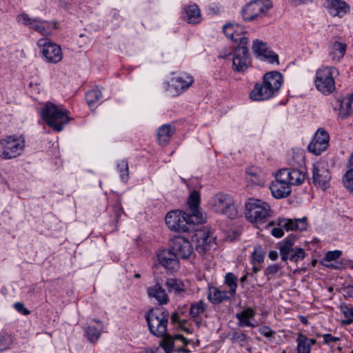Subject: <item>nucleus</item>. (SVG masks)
<instances>
[{
    "instance_id": "nucleus-33",
    "label": "nucleus",
    "mask_w": 353,
    "mask_h": 353,
    "mask_svg": "<svg viewBox=\"0 0 353 353\" xmlns=\"http://www.w3.org/2000/svg\"><path fill=\"white\" fill-rule=\"evenodd\" d=\"M174 133V130L171 125L164 124L161 125L157 132V138L159 144H165L168 142Z\"/></svg>"
},
{
    "instance_id": "nucleus-43",
    "label": "nucleus",
    "mask_w": 353,
    "mask_h": 353,
    "mask_svg": "<svg viewBox=\"0 0 353 353\" xmlns=\"http://www.w3.org/2000/svg\"><path fill=\"white\" fill-rule=\"evenodd\" d=\"M248 336L241 331L234 332L232 334L231 341L232 343L237 342L241 346H243V343L246 341Z\"/></svg>"
},
{
    "instance_id": "nucleus-4",
    "label": "nucleus",
    "mask_w": 353,
    "mask_h": 353,
    "mask_svg": "<svg viewBox=\"0 0 353 353\" xmlns=\"http://www.w3.org/2000/svg\"><path fill=\"white\" fill-rule=\"evenodd\" d=\"M245 218L252 223H263L271 216L269 204L261 199L249 198L245 203Z\"/></svg>"
},
{
    "instance_id": "nucleus-26",
    "label": "nucleus",
    "mask_w": 353,
    "mask_h": 353,
    "mask_svg": "<svg viewBox=\"0 0 353 353\" xmlns=\"http://www.w3.org/2000/svg\"><path fill=\"white\" fill-rule=\"evenodd\" d=\"M172 86L176 90V93L179 94L187 90L194 82L192 76L187 74H181V75L174 77L171 80Z\"/></svg>"
},
{
    "instance_id": "nucleus-56",
    "label": "nucleus",
    "mask_w": 353,
    "mask_h": 353,
    "mask_svg": "<svg viewBox=\"0 0 353 353\" xmlns=\"http://www.w3.org/2000/svg\"><path fill=\"white\" fill-rule=\"evenodd\" d=\"M171 321L172 323H177L179 321V314L177 312L172 313L171 316Z\"/></svg>"
},
{
    "instance_id": "nucleus-55",
    "label": "nucleus",
    "mask_w": 353,
    "mask_h": 353,
    "mask_svg": "<svg viewBox=\"0 0 353 353\" xmlns=\"http://www.w3.org/2000/svg\"><path fill=\"white\" fill-rule=\"evenodd\" d=\"M268 256L271 260L275 261L278 258V252L275 250H271L269 252Z\"/></svg>"
},
{
    "instance_id": "nucleus-7",
    "label": "nucleus",
    "mask_w": 353,
    "mask_h": 353,
    "mask_svg": "<svg viewBox=\"0 0 353 353\" xmlns=\"http://www.w3.org/2000/svg\"><path fill=\"white\" fill-rule=\"evenodd\" d=\"M211 209L216 213L233 219L237 214L234 200L228 194L219 193L213 196L210 201Z\"/></svg>"
},
{
    "instance_id": "nucleus-32",
    "label": "nucleus",
    "mask_w": 353,
    "mask_h": 353,
    "mask_svg": "<svg viewBox=\"0 0 353 353\" xmlns=\"http://www.w3.org/2000/svg\"><path fill=\"white\" fill-rule=\"evenodd\" d=\"M353 113V94L344 98L340 104L339 114L342 118H346Z\"/></svg>"
},
{
    "instance_id": "nucleus-6",
    "label": "nucleus",
    "mask_w": 353,
    "mask_h": 353,
    "mask_svg": "<svg viewBox=\"0 0 353 353\" xmlns=\"http://www.w3.org/2000/svg\"><path fill=\"white\" fill-rule=\"evenodd\" d=\"M339 75L334 67H322L316 72L315 85L324 94H329L335 90L334 78Z\"/></svg>"
},
{
    "instance_id": "nucleus-2",
    "label": "nucleus",
    "mask_w": 353,
    "mask_h": 353,
    "mask_svg": "<svg viewBox=\"0 0 353 353\" xmlns=\"http://www.w3.org/2000/svg\"><path fill=\"white\" fill-rule=\"evenodd\" d=\"M283 83L282 74L278 71L265 73L262 83H256L250 93L253 101H264L272 98L281 88Z\"/></svg>"
},
{
    "instance_id": "nucleus-35",
    "label": "nucleus",
    "mask_w": 353,
    "mask_h": 353,
    "mask_svg": "<svg viewBox=\"0 0 353 353\" xmlns=\"http://www.w3.org/2000/svg\"><path fill=\"white\" fill-rule=\"evenodd\" d=\"M296 353H311L312 349L307 342H306L305 335L301 332L297 333L296 339Z\"/></svg>"
},
{
    "instance_id": "nucleus-44",
    "label": "nucleus",
    "mask_w": 353,
    "mask_h": 353,
    "mask_svg": "<svg viewBox=\"0 0 353 353\" xmlns=\"http://www.w3.org/2000/svg\"><path fill=\"white\" fill-rule=\"evenodd\" d=\"M342 252L340 250L329 251L326 253L325 257L323 259L322 262H331L335 261L341 257Z\"/></svg>"
},
{
    "instance_id": "nucleus-3",
    "label": "nucleus",
    "mask_w": 353,
    "mask_h": 353,
    "mask_svg": "<svg viewBox=\"0 0 353 353\" xmlns=\"http://www.w3.org/2000/svg\"><path fill=\"white\" fill-rule=\"evenodd\" d=\"M40 114L45 123L56 132H61L70 121L68 111L50 101L41 108Z\"/></svg>"
},
{
    "instance_id": "nucleus-17",
    "label": "nucleus",
    "mask_w": 353,
    "mask_h": 353,
    "mask_svg": "<svg viewBox=\"0 0 353 353\" xmlns=\"http://www.w3.org/2000/svg\"><path fill=\"white\" fill-rule=\"evenodd\" d=\"M192 241L196 242V251L200 254H203L210 248L211 243L214 241V238L208 230L196 229L195 234L192 236Z\"/></svg>"
},
{
    "instance_id": "nucleus-31",
    "label": "nucleus",
    "mask_w": 353,
    "mask_h": 353,
    "mask_svg": "<svg viewBox=\"0 0 353 353\" xmlns=\"http://www.w3.org/2000/svg\"><path fill=\"white\" fill-rule=\"evenodd\" d=\"M185 20L188 23L196 24L201 21V10L197 5L192 4L184 8Z\"/></svg>"
},
{
    "instance_id": "nucleus-22",
    "label": "nucleus",
    "mask_w": 353,
    "mask_h": 353,
    "mask_svg": "<svg viewBox=\"0 0 353 353\" xmlns=\"http://www.w3.org/2000/svg\"><path fill=\"white\" fill-rule=\"evenodd\" d=\"M279 172L280 177L284 179L290 186L301 185L305 179V172L298 169L285 168Z\"/></svg>"
},
{
    "instance_id": "nucleus-25",
    "label": "nucleus",
    "mask_w": 353,
    "mask_h": 353,
    "mask_svg": "<svg viewBox=\"0 0 353 353\" xmlns=\"http://www.w3.org/2000/svg\"><path fill=\"white\" fill-rule=\"evenodd\" d=\"M325 6L332 16L342 17L349 10L348 5L342 0H325Z\"/></svg>"
},
{
    "instance_id": "nucleus-59",
    "label": "nucleus",
    "mask_w": 353,
    "mask_h": 353,
    "mask_svg": "<svg viewBox=\"0 0 353 353\" xmlns=\"http://www.w3.org/2000/svg\"><path fill=\"white\" fill-rule=\"evenodd\" d=\"M312 1V0H294V3L297 4V5L305 3L307 2Z\"/></svg>"
},
{
    "instance_id": "nucleus-27",
    "label": "nucleus",
    "mask_w": 353,
    "mask_h": 353,
    "mask_svg": "<svg viewBox=\"0 0 353 353\" xmlns=\"http://www.w3.org/2000/svg\"><path fill=\"white\" fill-rule=\"evenodd\" d=\"M150 298H154L159 305H166L169 302V298L165 289L159 283L150 286L147 289Z\"/></svg>"
},
{
    "instance_id": "nucleus-34",
    "label": "nucleus",
    "mask_w": 353,
    "mask_h": 353,
    "mask_svg": "<svg viewBox=\"0 0 353 353\" xmlns=\"http://www.w3.org/2000/svg\"><path fill=\"white\" fill-rule=\"evenodd\" d=\"M169 292L180 294L185 291L183 283L176 278H169L165 282Z\"/></svg>"
},
{
    "instance_id": "nucleus-41",
    "label": "nucleus",
    "mask_w": 353,
    "mask_h": 353,
    "mask_svg": "<svg viewBox=\"0 0 353 353\" xmlns=\"http://www.w3.org/2000/svg\"><path fill=\"white\" fill-rule=\"evenodd\" d=\"M118 170L120 173L121 179L126 182L128 179L129 169L128 163L125 160H121L117 165Z\"/></svg>"
},
{
    "instance_id": "nucleus-21",
    "label": "nucleus",
    "mask_w": 353,
    "mask_h": 353,
    "mask_svg": "<svg viewBox=\"0 0 353 353\" xmlns=\"http://www.w3.org/2000/svg\"><path fill=\"white\" fill-rule=\"evenodd\" d=\"M157 257L160 264L165 269L176 271L179 268V258L170 248L161 251Z\"/></svg>"
},
{
    "instance_id": "nucleus-16",
    "label": "nucleus",
    "mask_w": 353,
    "mask_h": 353,
    "mask_svg": "<svg viewBox=\"0 0 353 353\" xmlns=\"http://www.w3.org/2000/svg\"><path fill=\"white\" fill-rule=\"evenodd\" d=\"M250 59L248 46H237L232 57V70L236 72H243L250 66Z\"/></svg>"
},
{
    "instance_id": "nucleus-42",
    "label": "nucleus",
    "mask_w": 353,
    "mask_h": 353,
    "mask_svg": "<svg viewBox=\"0 0 353 353\" xmlns=\"http://www.w3.org/2000/svg\"><path fill=\"white\" fill-rule=\"evenodd\" d=\"M345 187L353 194V168H350L345 175Z\"/></svg>"
},
{
    "instance_id": "nucleus-12",
    "label": "nucleus",
    "mask_w": 353,
    "mask_h": 353,
    "mask_svg": "<svg viewBox=\"0 0 353 353\" xmlns=\"http://www.w3.org/2000/svg\"><path fill=\"white\" fill-rule=\"evenodd\" d=\"M272 7L270 0H255L246 5L242 11L245 21H251L265 14Z\"/></svg>"
},
{
    "instance_id": "nucleus-10",
    "label": "nucleus",
    "mask_w": 353,
    "mask_h": 353,
    "mask_svg": "<svg viewBox=\"0 0 353 353\" xmlns=\"http://www.w3.org/2000/svg\"><path fill=\"white\" fill-rule=\"evenodd\" d=\"M17 20L20 23L39 32L43 36L51 35L52 30L56 28V23L39 18L30 17L26 13L18 15Z\"/></svg>"
},
{
    "instance_id": "nucleus-11",
    "label": "nucleus",
    "mask_w": 353,
    "mask_h": 353,
    "mask_svg": "<svg viewBox=\"0 0 353 353\" xmlns=\"http://www.w3.org/2000/svg\"><path fill=\"white\" fill-rule=\"evenodd\" d=\"M277 225L279 228H273L271 234L276 238H281L284 235L283 229L286 231H304L307 229V222L306 217L295 219L281 218L277 220Z\"/></svg>"
},
{
    "instance_id": "nucleus-36",
    "label": "nucleus",
    "mask_w": 353,
    "mask_h": 353,
    "mask_svg": "<svg viewBox=\"0 0 353 353\" xmlns=\"http://www.w3.org/2000/svg\"><path fill=\"white\" fill-rule=\"evenodd\" d=\"M237 277L232 272H228L225 274L224 279V283L229 288L228 291L232 296L236 292L237 285Z\"/></svg>"
},
{
    "instance_id": "nucleus-48",
    "label": "nucleus",
    "mask_w": 353,
    "mask_h": 353,
    "mask_svg": "<svg viewBox=\"0 0 353 353\" xmlns=\"http://www.w3.org/2000/svg\"><path fill=\"white\" fill-rule=\"evenodd\" d=\"M259 332L261 335H263L267 338L273 337L275 334V332L273 330H272L269 326H267V325L261 327L259 329Z\"/></svg>"
},
{
    "instance_id": "nucleus-46",
    "label": "nucleus",
    "mask_w": 353,
    "mask_h": 353,
    "mask_svg": "<svg viewBox=\"0 0 353 353\" xmlns=\"http://www.w3.org/2000/svg\"><path fill=\"white\" fill-rule=\"evenodd\" d=\"M264 252L261 246H256L254 248L252 253V259L255 261L261 263L264 259Z\"/></svg>"
},
{
    "instance_id": "nucleus-23",
    "label": "nucleus",
    "mask_w": 353,
    "mask_h": 353,
    "mask_svg": "<svg viewBox=\"0 0 353 353\" xmlns=\"http://www.w3.org/2000/svg\"><path fill=\"white\" fill-rule=\"evenodd\" d=\"M200 201V193L197 190L192 191L188 198V204L191 212L190 214L199 225L205 222V217L199 212Z\"/></svg>"
},
{
    "instance_id": "nucleus-13",
    "label": "nucleus",
    "mask_w": 353,
    "mask_h": 353,
    "mask_svg": "<svg viewBox=\"0 0 353 353\" xmlns=\"http://www.w3.org/2000/svg\"><path fill=\"white\" fill-rule=\"evenodd\" d=\"M37 46L42 49V54L47 62L57 63L61 61L63 53L59 45L47 39H41L38 40Z\"/></svg>"
},
{
    "instance_id": "nucleus-50",
    "label": "nucleus",
    "mask_w": 353,
    "mask_h": 353,
    "mask_svg": "<svg viewBox=\"0 0 353 353\" xmlns=\"http://www.w3.org/2000/svg\"><path fill=\"white\" fill-rule=\"evenodd\" d=\"M281 269V266L279 265L278 264H273V265H269L265 271V274L266 276H272L276 273L278 272V271Z\"/></svg>"
},
{
    "instance_id": "nucleus-24",
    "label": "nucleus",
    "mask_w": 353,
    "mask_h": 353,
    "mask_svg": "<svg viewBox=\"0 0 353 353\" xmlns=\"http://www.w3.org/2000/svg\"><path fill=\"white\" fill-rule=\"evenodd\" d=\"M103 329L104 325L100 320L93 319L84 328L85 336L90 343H94L99 340Z\"/></svg>"
},
{
    "instance_id": "nucleus-19",
    "label": "nucleus",
    "mask_w": 353,
    "mask_h": 353,
    "mask_svg": "<svg viewBox=\"0 0 353 353\" xmlns=\"http://www.w3.org/2000/svg\"><path fill=\"white\" fill-rule=\"evenodd\" d=\"M252 50L257 57H261L263 60L270 63H279V57L271 51L267 46V43L259 39L253 41Z\"/></svg>"
},
{
    "instance_id": "nucleus-5",
    "label": "nucleus",
    "mask_w": 353,
    "mask_h": 353,
    "mask_svg": "<svg viewBox=\"0 0 353 353\" xmlns=\"http://www.w3.org/2000/svg\"><path fill=\"white\" fill-rule=\"evenodd\" d=\"M165 221L169 229L179 232L194 230L195 225L198 224L190 214L179 210L169 212Z\"/></svg>"
},
{
    "instance_id": "nucleus-20",
    "label": "nucleus",
    "mask_w": 353,
    "mask_h": 353,
    "mask_svg": "<svg viewBox=\"0 0 353 353\" xmlns=\"http://www.w3.org/2000/svg\"><path fill=\"white\" fill-rule=\"evenodd\" d=\"M270 189L272 196L276 199L287 197L292 192L291 186L284 179L280 177V173L276 175V179L272 182Z\"/></svg>"
},
{
    "instance_id": "nucleus-15",
    "label": "nucleus",
    "mask_w": 353,
    "mask_h": 353,
    "mask_svg": "<svg viewBox=\"0 0 353 353\" xmlns=\"http://www.w3.org/2000/svg\"><path fill=\"white\" fill-rule=\"evenodd\" d=\"M170 248L182 259H189L194 252V248L190 241L182 236L173 237L170 242Z\"/></svg>"
},
{
    "instance_id": "nucleus-28",
    "label": "nucleus",
    "mask_w": 353,
    "mask_h": 353,
    "mask_svg": "<svg viewBox=\"0 0 353 353\" xmlns=\"http://www.w3.org/2000/svg\"><path fill=\"white\" fill-rule=\"evenodd\" d=\"M232 295L225 290H221L216 287H209L208 299L213 304H219L232 298Z\"/></svg>"
},
{
    "instance_id": "nucleus-60",
    "label": "nucleus",
    "mask_w": 353,
    "mask_h": 353,
    "mask_svg": "<svg viewBox=\"0 0 353 353\" xmlns=\"http://www.w3.org/2000/svg\"><path fill=\"white\" fill-rule=\"evenodd\" d=\"M300 319H301V323H303L304 325H307L308 323V321L306 319V317H305L303 316H301Z\"/></svg>"
},
{
    "instance_id": "nucleus-40",
    "label": "nucleus",
    "mask_w": 353,
    "mask_h": 353,
    "mask_svg": "<svg viewBox=\"0 0 353 353\" xmlns=\"http://www.w3.org/2000/svg\"><path fill=\"white\" fill-rule=\"evenodd\" d=\"M102 97L101 92L98 89L90 90L85 94V99L88 105L92 108Z\"/></svg>"
},
{
    "instance_id": "nucleus-39",
    "label": "nucleus",
    "mask_w": 353,
    "mask_h": 353,
    "mask_svg": "<svg viewBox=\"0 0 353 353\" xmlns=\"http://www.w3.org/2000/svg\"><path fill=\"white\" fill-rule=\"evenodd\" d=\"M236 30H237L235 32V35L233 38H231V40L238 43V46H248L249 39L245 36L243 27L238 26Z\"/></svg>"
},
{
    "instance_id": "nucleus-61",
    "label": "nucleus",
    "mask_w": 353,
    "mask_h": 353,
    "mask_svg": "<svg viewBox=\"0 0 353 353\" xmlns=\"http://www.w3.org/2000/svg\"><path fill=\"white\" fill-rule=\"evenodd\" d=\"M345 290L348 296H353V290H352V289H348V286Z\"/></svg>"
},
{
    "instance_id": "nucleus-8",
    "label": "nucleus",
    "mask_w": 353,
    "mask_h": 353,
    "mask_svg": "<svg viewBox=\"0 0 353 353\" xmlns=\"http://www.w3.org/2000/svg\"><path fill=\"white\" fill-rule=\"evenodd\" d=\"M25 148V141L22 137L8 136L0 140V157L4 159H11L21 155Z\"/></svg>"
},
{
    "instance_id": "nucleus-63",
    "label": "nucleus",
    "mask_w": 353,
    "mask_h": 353,
    "mask_svg": "<svg viewBox=\"0 0 353 353\" xmlns=\"http://www.w3.org/2000/svg\"><path fill=\"white\" fill-rule=\"evenodd\" d=\"M248 276V274H247L244 275L243 276H242V277L240 279V281H241V283L245 282V281L247 280Z\"/></svg>"
},
{
    "instance_id": "nucleus-62",
    "label": "nucleus",
    "mask_w": 353,
    "mask_h": 353,
    "mask_svg": "<svg viewBox=\"0 0 353 353\" xmlns=\"http://www.w3.org/2000/svg\"><path fill=\"white\" fill-rule=\"evenodd\" d=\"M349 165L350 168H353V154L350 157Z\"/></svg>"
},
{
    "instance_id": "nucleus-54",
    "label": "nucleus",
    "mask_w": 353,
    "mask_h": 353,
    "mask_svg": "<svg viewBox=\"0 0 353 353\" xmlns=\"http://www.w3.org/2000/svg\"><path fill=\"white\" fill-rule=\"evenodd\" d=\"M114 211L115 216H116L117 219L118 220V219L123 213V208L121 207V205L120 203H117L114 207Z\"/></svg>"
},
{
    "instance_id": "nucleus-47",
    "label": "nucleus",
    "mask_w": 353,
    "mask_h": 353,
    "mask_svg": "<svg viewBox=\"0 0 353 353\" xmlns=\"http://www.w3.org/2000/svg\"><path fill=\"white\" fill-rule=\"evenodd\" d=\"M247 174L249 176V178H248V179L253 184L259 185L263 184V179L259 177L256 172H252L251 170H248Z\"/></svg>"
},
{
    "instance_id": "nucleus-53",
    "label": "nucleus",
    "mask_w": 353,
    "mask_h": 353,
    "mask_svg": "<svg viewBox=\"0 0 353 353\" xmlns=\"http://www.w3.org/2000/svg\"><path fill=\"white\" fill-rule=\"evenodd\" d=\"M321 263L323 265H324L327 268H332L334 270H339L343 268L342 262H339V261H336L334 263H323V262H321Z\"/></svg>"
},
{
    "instance_id": "nucleus-1",
    "label": "nucleus",
    "mask_w": 353,
    "mask_h": 353,
    "mask_svg": "<svg viewBox=\"0 0 353 353\" xmlns=\"http://www.w3.org/2000/svg\"><path fill=\"white\" fill-rule=\"evenodd\" d=\"M169 312L159 308L151 310L146 316L148 327L150 332L158 337H163L161 347L166 353H172L174 340H181L183 345L189 341L182 335H176L173 339L164 337L166 334Z\"/></svg>"
},
{
    "instance_id": "nucleus-52",
    "label": "nucleus",
    "mask_w": 353,
    "mask_h": 353,
    "mask_svg": "<svg viewBox=\"0 0 353 353\" xmlns=\"http://www.w3.org/2000/svg\"><path fill=\"white\" fill-rule=\"evenodd\" d=\"M324 339L325 344H329L330 343L336 342L340 340L339 337L333 336L330 334H324L322 335Z\"/></svg>"
},
{
    "instance_id": "nucleus-38",
    "label": "nucleus",
    "mask_w": 353,
    "mask_h": 353,
    "mask_svg": "<svg viewBox=\"0 0 353 353\" xmlns=\"http://www.w3.org/2000/svg\"><path fill=\"white\" fill-rule=\"evenodd\" d=\"M14 341V336L8 333H0V352L9 350Z\"/></svg>"
},
{
    "instance_id": "nucleus-29",
    "label": "nucleus",
    "mask_w": 353,
    "mask_h": 353,
    "mask_svg": "<svg viewBox=\"0 0 353 353\" xmlns=\"http://www.w3.org/2000/svg\"><path fill=\"white\" fill-rule=\"evenodd\" d=\"M255 311L252 307H247L241 312H238L235 314V317L238 320L237 325L241 327H254L256 325L252 323L251 320L254 319L255 316Z\"/></svg>"
},
{
    "instance_id": "nucleus-58",
    "label": "nucleus",
    "mask_w": 353,
    "mask_h": 353,
    "mask_svg": "<svg viewBox=\"0 0 353 353\" xmlns=\"http://www.w3.org/2000/svg\"><path fill=\"white\" fill-rule=\"evenodd\" d=\"M175 351L179 352H179H185V353H190V351L188 349H186V348L183 347H179V348H178L176 350H175Z\"/></svg>"
},
{
    "instance_id": "nucleus-9",
    "label": "nucleus",
    "mask_w": 353,
    "mask_h": 353,
    "mask_svg": "<svg viewBox=\"0 0 353 353\" xmlns=\"http://www.w3.org/2000/svg\"><path fill=\"white\" fill-rule=\"evenodd\" d=\"M296 236L290 234L279 244V251L281 259L283 261L290 260L292 262H298L305 257V252L303 248H293Z\"/></svg>"
},
{
    "instance_id": "nucleus-14",
    "label": "nucleus",
    "mask_w": 353,
    "mask_h": 353,
    "mask_svg": "<svg viewBox=\"0 0 353 353\" xmlns=\"http://www.w3.org/2000/svg\"><path fill=\"white\" fill-rule=\"evenodd\" d=\"M330 179L331 174L327 163L319 161L313 165L312 182L315 185L326 190L329 187Z\"/></svg>"
},
{
    "instance_id": "nucleus-45",
    "label": "nucleus",
    "mask_w": 353,
    "mask_h": 353,
    "mask_svg": "<svg viewBox=\"0 0 353 353\" xmlns=\"http://www.w3.org/2000/svg\"><path fill=\"white\" fill-rule=\"evenodd\" d=\"M239 25L237 24H227L225 25L223 28V31L225 35L231 39V38H233L235 35V32H236L237 30H236V27Z\"/></svg>"
},
{
    "instance_id": "nucleus-57",
    "label": "nucleus",
    "mask_w": 353,
    "mask_h": 353,
    "mask_svg": "<svg viewBox=\"0 0 353 353\" xmlns=\"http://www.w3.org/2000/svg\"><path fill=\"white\" fill-rule=\"evenodd\" d=\"M306 342H307V344L310 345V348L312 349V346L314 344H316V341L314 339H310L305 335Z\"/></svg>"
},
{
    "instance_id": "nucleus-18",
    "label": "nucleus",
    "mask_w": 353,
    "mask_h": 353,
    "mask_svg": "<svg viewBox=\"0 0 353 353\" xmlns=\"http://www.w3.org/2000/svg\"><path fill=\"white\" fill-rule=\"evenodd\" d=\"M329 145V134L328 133L321 128H319L312 140L308 145V150L316 154L319 155L324 152Z\"/></svg>"
},
{
    "instance_id": "nucleus-64",
    "label": "nucleus",
    "mask_w": 353,
    "mask_h": 353,
    "mask_svg": "<svg viewBox=\"0 0 353 353\" xmlns=\"http://www.w3.org/2000/svg\"><path fill=\"white\" fill-rule=\"evenodd\" d=\"M259 268L256 266H253L252 268V272L254 273V274H256L259 271Z\"/></svg>"
},
{
    "instance_id": "nucleus-30",
    "label": "nucleus",
    "mask_w": 353,
    "mask_h": 353,
    "mask_svg": "<svg viewBox=\"0 0 353 353\" xmlns=\"http://www.w3.org/2000/svg\"><path fill=\"white\" fill-rule=\"evenodd\" d=\"M347 46L344 43L335 41L329 47V57L335 62H339L344 57Z\"/></svg>"
},
{
    "instance_id": "nucleus-51",
    "label": "nucleus",
    "mask_w": 353,
    "mask_h": 353,
    "mask_svg": "<svg viewBox=\"0 0 353 353\" xmlns=\"http://www.w3.org/2000/svg\"><path fill=\"white\" fill-rule=\"evenodd\" d=\"M14 309L19 313L23 315H28L30 311L25 307L24 305L21 302H17L14 304Z\"/></svg>"
},
{
    "instance_id": "nucleus-49",
    "label": "nucleus",
    "mask_w": 353,
    "mask_h": 353,
    "mask_svg": "<svg viewBox=\"0 0 353 353\" xmlns=\"http://www.w3.org/2000/svg\"><path fill=\"white\" fill-rule=\"evenodd\" d=\"M342 312L344 316L347 319V323L350 324L353 322V308L345 306L342 307Z\"/></svg>"
},
{
    "instance_id": "nucleus-37",
    "label": "nucleus",
    "mask_w": 353,
    "mask_h": 353,
    "mask_svg": "<svg viewBox=\"0 0 353 353\" xmlns=\"http://www.w3.org/2000/svg\"><path fill=\"white\" fill-rule=\"evenodd\" d=\"M207 308L206 303L201 300L198 302H194L191 304L190 308V315L192 318H196L201 316Z\"/></svg>"
}]
</instances>
